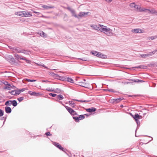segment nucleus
Segmentation results:
<instances>
[{"instance_id":"obj_1","label":"nucleus","mask_w":157,"mask_h":157,"mask_svg":"<svg viewBox=\"0 0 157 157\" xmlns=\"http://www.w3.org/2000/svg\"><path fill=\"white\" fill-rule=\"evenodd\" d=\"M139 115L138 113H136L133 117V118L134 119L135 121L136 122L137 124V126L136 129L135 130V136L136 137H139V136H137L136 134V132L137 129L139 128V127L140 126V123L139 121Z\"/></svg>"},{"instance_id":"obj_2","label":"nucleus","mask_w":157,"mask_h":157,"mask_svg":"<svg viewBox=\"0 0 157 157\" xmlns=\"http://www.w3.org/2000/svg\"><path fill=\"white\" fill-rule=\"evenodd\" d=\"M17 15L22 17H30L32 16L31 13L27 11L18 12Z\"/></svg>"},{"instance_id":"obj_3","label":"nucleus","mask_w":157,"mask_h":157,"mask_svg":"<svg viewBox=\"0 0 157 157\" xmlns=\"http://www.w3.org/2000/svg\"><path fill=\"white\" fill-rule=\"evenodd\" d=\"M91 53L94 56H97L99 58H105V57H104V55L100 52H98L96 51H92L91 52ZM105 56H106L105 55H104Z\"/></svg>"},{"instance_id":"obj_4","label":"nucleus","mask_w":157,"mask_h":157,"mask_svg":"<svg viewBox=\"0 0 157 157\" xmlns=\"http://www.w3.org/2000/svg\"><path fill=\"white\" fill-rule=\"evenodd\" d=\"M65 107L70 114L72 116H74L75 115H78L77 113L72 109L67 106H65Z\"/></svg>"},{"instance_id":"obj_5","label":"nucleus","mask_w":157,"mask_h":157,"mask_svg":"<svg viewBox=\"0 0 157 157\" xmlns=\"http://www.w3.org/2000/svg\"><path fill=\"white\" fill-rule=\"evenodd\" d=\"M106 27V26L102 25V28H101V32L107 35H108L109 34H110V32L112 30L111 29L109 28H105Z\"/></svg>"},{"instance_id":"obj_6","label":"nucleus","mask_w":157,"mask_h":157,"mask_svg":"<svg viewBox=\"0 0 157 157\" xmlns=\"http://www.w3.org/2000/svg\"><path fill=\"white\" fill-rule=\"evenodd\" d=\"M67 9L71 12L72 14V16L74 17L77 18H78V15H77L76 14L75 10L73 9H72L71 8L69 7H68L67 8Z\"/></svg>"},{"instance_id":"obj_7","label":"nucleus","mask_w":157,"mask_h":157,"mask_svg":"<svg viewBox=\"0 0 157 157\" xmlns=\"http://www.w3.org/2000/svg\"><path fill=\"white\" fill-rule=\"evenodd\" d=\"M6 58L8 61L11 63H15L14 58L12 56L8 55L7 56Z\"/></svg>"},{"instance_id":"obj_8","label":"nucleus","mask_w":157,"mask_h":157,"mask_svg":"<svg viewBox=\"0 0 157 157\" xmlns=\"http://www.w3.org/2000/svg\"><path fill=\"white\" fill-rule=\"evenodd\" d=\"M28 93L31 95L34 96L36 97L41 95V93L40 92L36 93L35 91H29L28 92Z\"/></svg>"},{"instance_id":"obj_9","label":"nucleus","mask_w":157,"mask_h":157,"mask_svg":"<svg viewBox=\"0 0 157 157\" xmlns=\"http://www.w3.org/2000/svg\"><path fill=\"white\" fill-rule=\"evenodd\" d=\"M69 105L75 109H79L78 106L76 105L73 101H69Z\"/></svg>"},{"instance_id":"obj_10","label":"nucleus","mask_w":157,"mask_h":157,"mask_svg":"<svg viewBox=\"0 0 157 157\" xmlns=\"http://www.w3.org/2000/svg\"><path fill=\"white\" fill-rule=\"evenodd\" d=\"M78 84L77 85L79 86H82L85 88H88V87L89 84L88 83H85L84 82H78Z\"/></svg>"},{"instance_id":"obj_11","label":"nucleus","mask_w":157,"mask_h":157,"mask_svg":"<svg viewBox=\"0 0 157 157\" xmlns=\"http://www.w3.org/2000/svg\"><path fill=\"white\" fill-rule=\"evenodd\" d=\"M90 13L89 12H80L78 14V16L80 17H82L83 16L85 17V16L87 15H90Z\"/></svg>"},{"instance_id":"obj_12","label":"nucleus","mask_w":157,"mask_h":157,"mask_svg":"<svg viewBox=\"0 0 157 157\" xmlns=\"http://www.w3.org/2000/svg\"><path fill=\"white\" fill-rule=\"evenodd\" d=\"M134 8L136 9L137 11H139V12L144 11L145 10H147V9L142 8L141 9L139 5H135Z\"/></svg>"},{"instance_id":"obj_13","label":"nucleus","mask_w":157,"mask_h":157,"mask_svg":"<svg viewBox=\"0 0 157 157\" xmlns=\"http://www.w3.org/2000/svg\"><path fill=\"white\" fill-rule=\"evenodd\" d=\"M102 25H99L98 26L96 25H91V27L94 28L96 30L98 31H100L101 32V28H102Z\"/></svg>"},{"instance_id":"obj_14","label":"nucleus","mask_w":157,"mask_h":157,"mask_svg":"<svg viewBox=\"0 0 157 157\" xmlns=\"http://www.w3.org/2000/svg\"><path fill=\"white\" fill-rule=\"evenodd\" d=\"M53 144L60 150H63V147H62L61 145L58 143L54 142Z\"/></svg>"},{"instance_id":"obj_15","label":"nucleus","mask_w":157,"mask_h":157,"mask_svg":"<svg viewBox=\"0 0 157 157\" xmlns=\"http://www.w3.org/2000/svg\"><path fill=\"white\" fill-rule=\"evenodd\" d=\"M97 109L94 107H91L86 109V111L89 113H92L96 111Z\"/></svg>"},{"instance_id":"obj_16","label":"nucleus","mask_w":157,"mask_h":157,"mask_svg":"<svg viewBox=\"0 0 157 157\" xmlns=\"http://www.w3.org/2000/svg\"><path fill=\"white\" fill-rule=\"evenodd\" d=\"M5 111L7 113L9 114L11 112L12 109L10 107L6 106L5 107Z\"/></svg>"},{"instance_id":"obj_17","label":"nucleus","mask_w":157,"mask_h":157,"mask_svg":"<svg viewBox=\"0 0 157 157\" xmlns=\"http://www.w3.org/2000/svg\"><path fill=\"white\" fill-rule=\"evenodd\" d=\"M142 30L140 29H132V32L135 33H142Z\"/></svg>"},{"instance_id":"obj_18","label":"nucleus","mask_w":157,"mask_h":157,"mask_svg":"<svg viewBox=\"0 0 157 157\" xmlns=\"http://www.w3.org/2000/svg\"><path fill=\"white\" fill-rule=\"evenodd\" d=\"M41 7L46 10H48L50 9H53L55 8L54 6H49L46 5H43Z\"/></svg>"},{"instance_id":"obj_19","label":"nucleus","mask_w":157,"mask_h":157,"mask_svg":"<svg viewBox=\"0 0 157 157\" xmlns=\"http://www.w3.org/2000/svg\"><path fill=\"white\" fill-rule=\"evenodd\" d=\"M14 56L16 59L18 60L19 59L23 60L24 56L22 57L17 53L14 54Z\"/></svg>"},{"instance_id":"obj_20","label":"nucleus","mask_w":157,"mask_h":157,"mask_svg":"<svg viewBox=\"0 0 157 157\" xmlns=\"http://www.w3.org/2000/svg\"><path fill=\"white\" fill-rule=\"evenodd\" d=\"M21 53L26 55H29L31 53V52L29 50H25L24 49H22Z\"/></svg>"},{"instance_id":"obj_21","label":"nucleus","mask_w":157,"mask_h":157,"mask_svg":"<svg viewBox=\"0 0 157 157\" xmlns=\"http://www.w3.org/2000/svg\"><path fill=\"white\" fill-rule=\"evenodd\" d=\"M11 88H13L12 86L9 83L6 84L4 87V89H7L9 90H10Z\"/></svg>"},{"instance_id":"obj_22","label":"nucleus","mask_w":157,"mask_h":157,"mask_svg":"<svg viewBox=\"0 0 157 157\" xmlns=\"http://www.w3.org/2000/svg\"><path fill=\"white\" fill-rule=\"evenodd\" d=\"M49 74L51 76L53 77H57L59 76V75L57 74H55L52 72H49Z\"/></svg>"},{"instance_id":"obj_23","label":"nucleus","mask_w":157,"mask_h":157,"mask_svg":"<svg viewBox=\"0 0 157 157\" xmlns=\"http://www.w3.org/2000/svg\"><path fill=\"white\" fill-rule=\"evenodd\" d=\"M66 81H67L72 83H74L73 80L72 78H70L69 77H66Z\"/></svg>"},{"instance_id":"obj_24","label":"nucleus","mask_w":157,"mask_h":157,"mask_svg":"<svg viewBox=\"0 0 157 157\" xmlns=\"http://www.w3.org/2000/svg\"><path fill=\"white\" fill-rule=\"evenodd\" d=\"M11 105H12L13 107H15L17 105V101L16 100H11Z\"/></svg>"},{"instance_id":"obj_25","label":"nucleus","mask_w":157,"mask_h":157,"mask_svg":"<svg viewBox=\"0 0 157 157\" xmlns=\"http://www.w3.org/2000/svg\"><path fill=\"white\" fill-rule=\"evenodd\" d=\"M67 76H60L59 75V76H58L57 77L59 78H58V79L63 81H66V78Z\"/></svg>"},{"instance_id":"obj_26","label":"nucleus","mask_w":157,"mask_h":157,"mask_svg":"<svg viewBox=\"0 0 157 157\" xmlns=\"http://www.w3.org/2000/svg\"><path fill=\"white\" fill-rule=\"evenodd\" d=\"M147 10H148L149 11V12L150 13H151L154 14H155L156 15H157V11H156L154 10H150L147 9Z\"/></svg>"},{"instance_id":"obj_27","label":"nucleus","mask_w":157,"mask_h":157,"mask_svg":"<svg viewBox=\"0 0 157 157\" xmlns=\"http://www.w3.org/2000/svg\"><path fill=\"white\" fill-rule=\"evenodd\" d=\"M132 67L135 68H139L145 69H146L147 68V67L146 66L141 65H140L138 66L135 67Z\"/></svg>"},{"instance_id":"obj_28","label":"nucleus","mask_w":157,"mask_h":157,"mask_svg":"<svg viewBox=\"0 0 157 157\" xmlns=\"http://www.w3.org/2000/svg\"><path fill=\"white\" fill-rule=\"evenodd\" d=\"M11 100H9L6 101L5 104V105L6 106H10L11 105Z\"/></svg>"},{"instance_id":"obj_29","label":"nucleus","mask_w":157,"mask_h":157,"mask_svg":"<svg viewBox=\"0 0 157 157\" xmlns=\"http://www.w3.org/2000/svg\"><path fill=\"white\" fill-rule=\"evenodd\" d=\"M56 98L59 100H63L64 98L62 95L59 94L57 95Z\"/></svg>"},{"instance_id":"obj_30","label":"nucleus","mask_w":157,"mask_h":157,"mask_svg":"<svg viewBox=\"0 0 157 157\" xmlns=\"http://www.w3.org/2000/svg\"><path fill=\"white\" fill-rule=\"evenodd\" d=\"M40 35L44 38L47 37V34L43 31H41L40 33Z\"/></svg>"},{"instance_id":"obj_31","label":"nucleus","mask_w":157,"mask_h":157,"mask_svg":"<svg viewBox=\"0 0 157 157\" xmlns=\"http://www.w3.org/2000/svg\"><path fill=\"white\" fill-rule=\"evenodd\" d=\"M14 50H15L18 53H21L22 52V49H21L19 48H14Z\"/></svg>"},{"instance_id":"obj_32","label":"nucleus","mask_w":157,"mask_h":157,"mask_svg":"<svg viewBox=\"0 0 157 157\" xmlns=\"http://www.w3.org/2000/svg\"><path fill=\"white\" fill-rule=\"evenodd\" d=\"M130 80H132L135 82H144V81L142 80L138 79H131Z\"/></svg>"},{"instance_id":"obj_33","label":"nucleus","mask_w":157,"mask_h":157,"mask_svg":"<svg viewBox=\"0 0 157 157\" xmlns=\"http://www.w3.org/2000/svg\"><path fill=\"white\" fill-rule=\"evenodd\" d=\"M72 118L76 122H78L79 121V119L78 117H75V116H73Z\"/></svg>"},{"instance_id":"obj_34","label":"nucleus","mask_w":157,"mask_h":157,"mask_svg":"<svg viewBox=\"0 0 157 157\" xmlns=\"http://www.w3.org/2000/svg\"><path fill=\"white\" fill-rule=\"evenodd\" d=\"M30 135L31 136V138L33 137L34 139L36 138V137H37V136L42 137V135H40L35 136H34V134H30Z\"/></svg>"},{"instance_id":"obj_35","label":"nucleus","mask_w":157,"mask_h":157,"mask_svg":"<svg viewBox=\"0 0 157 157\" xmlns=\"http://www.w3.org/2000/svg\"><path fill=\"white\" fill-rule=\"evenodd\" d=\"M141 57L142 58H145L147 57L150 56V55H149L148 54H142L140 55Z\"/></svg>"},{"instance_id":"obj_36","label":"nucleus","mask_w":157,"mask_h":157,"mask_svg":"<svg viewBox=\"0 0 157 157\" xmlns=\"http://www.w3.org/2000/svg\"><path fill=\"white\" fill-rule=\"evenodd\" d=\"M79 119L80 120H82V119H84L85 118V116H84V115L82 114L79 116H78Z\"/></svg>"},{"instance_id":"obj_37","label":"nucleus","mask_w":157,"mask_h":157,"mask_svg":"<svg viewBox=\"0 0 157 157\" xmlns=\"http://www.w3.org/2000/svg\"><path fill=\"white\" fill-rule=\"evenodd\" d=\"M17 90H15V96H17L19 95L20 94V93L19 91V90L17 88Z\"/></svg>"},{"instance_id":"obj_38","label":"nucleus","mask_w":157,"mask_h":157,"mask_svg":"<svg viewBox=\"0 0 157 157\" xmlns=\"http://www.w3.org/2000/svg\"><path fill=\"white\" fill-rule=\"evenodd\" d=\"M6 117H3L0 118V120H4V121L3 123V124H4L6 119Z\"/></svg>"},{"instance_id":"obj_39","label":"nucleus","mask_w":157,"mask_h":157,"mask_svg":"<svg viewBox=\"0 0 157 157\" xmlns=\"http://www.w3.org/2000/svg\"><path fill=\"white\" fill-rule=\"evenodd\" d=\"M24 99V97H21L17 98V100L19 102H21L22 100Z\"/></svg>"},{"instance_id":"obj_40","label":"nucleus","mask_w":157,"mask_h":157,"mask_svg":"<svg viewBox=\"0 0 157 157\" xmlns=\"http://www.w3.org/2000/svg\"><path fill=\"white\" fill-rule=\"evenodd\" d=\"M23 60H25L26 62L28 63H31L30 60H28L25 57H24Z\"/></svg>"},{"instance_id":"obj_41","label":"nucleus","mask_w":157,"mask_h":157,"mask_svg":"<svg viewBox=\"0 0 157 157\" xmlns=\"http://www.w3.org/2000/svg\"><path fill=\"white\" fill-rule=\"evenodd\" d=\"M15 90H13L10 91H9L8 92V93L10 94L11 95H14L15 96Z\"/></svg>"},{"instance_id":"obj_42","label":"nucleus","mask_w":157,"mask_h":157,"mask_svg":"<svg viewBox=\"0 0 157 157\" xmlns=\"http://www.w3.org/2000/svg\"><path fill=\"white\" fill-rule=\"evenodd\" d=\"M108 91L113 92L114 93H119V92L116 91H115L113 89H109Z\"/></svg>"},{"instance_id":"obj_43","label":"nucleus","mask_w":157,"mask_h":157,"mask_svg":"<svg viewBox=\"0 0 157 157\" xmlns=\"http://www.w3.org/2000/svg\"><path fill=\"white\" fill-rule=\"evenodd\" d=\"M49 95L51 96H52L53 97H55L56 96H57V94H56L52 93H50L49 94Z\"/></svg>"},{"instance_id":"obj_44","label":"nucleus","mask_w":157,"mask_h":157,"mask_svg":"<svg viewBox=\"0 0 157 157\" xmlns=\"http://www.w3.org/2000/svg\"><path fill=\"white\" fill-rule=\"evenodd\" d=\"M4 111L2 109H0V117H2L4 115Z\"/></svg>"},{"instance_id":"obj_45","label":"nucleus","mask_w":157,"mask_h":157,"mask_svg":"<svg viewBox=\"0 0 157 157\" xmlns=\"http://www.w3.org/2000/svg\"><path fill=\"white\" fill-rule=\"evenodd\" d=\"M156 52L155 51V50H154L153 51L150 52L148 53V54H149V55H150V56H152L154 54H155Z\"/></svg>"},{"instance_id":"obj_46","label":"nucleus","mask_w":157,"mask_h":157,"mask_svg":"<svg viewBox=\"0 0 157 157\" xmlns=\"http://www.w3.org/2000/svg\"><path fill=\"white\" fill-rule=\"evenodd\" d=\"M47 90H48L50 92H56V91H54V89H52V88H51V89H46Z\"/></svg>"},{"instance_id":"obj_47","label":"nucleus","mask_w":157,"mask_h":157,"mask_svg":"<svg viewBox=\"0 0 157 157\" xmlns=\"http://www.w3.org/2000/svg\"><path fill=\"white\" fill-rule=\"evenodd\" d=\"M135 5H136V4H135V3L133 2V3H131L130 4V6L131 7L134 8Z\"/></svg>"},{"instance_id":"obj_48","label":"nucleus","mask_w":157,"mask_h":157,"mask_svg":"<svg viewBox=\"0 0 157 157\" xmlns=\"http://www.w3.org/2000/svg\"><path fill=\"white\" fill-rule=\"evenodd\" d=\"M54 91L57 92H56V93H60L61 90L59 88H56V89H54Z\"/></svg>"},{"instance_id":"obj_49","label":"nucleus","mask_w":157,"mask_h":157,"mask_svg":"<svg viewBox=\"0 0 157 157\" xmlns=\"http://www.w3.org/2000/svg\"><path fill=\"white\" fill-rule=\"evenodd\" d=\"M45 134L47 136H50L52 135V134H51L50 132H47L45 133Z\"/></svg>"},{"instance_id":"obj_50","label":"nucleus","mask_w":157,"mask_h":157,"mask_svg":"<svg viewBox=\"0 0 157 157\" xmlns=\"http://www.w3.org/2000/svg\"><path fill=\"white\" fill-rule=\"evenodd\" d=\"M110 103L115 104V100H114V98L112 99L111 100H110Z\"/></svg>"},{"instance_id":"obj_51","label":"nucleus","mask_w":157,"mask_h":157,"mask_svg":"<svg viewBox=\"0 0 157 157\" xmlns=\"http://www.w3.org/2000/svg\"><path fill=\"white\" fill-rule=\"evenodd\" d=\"M18 90H19V92L20 94L21 92H23L24 91L25 89V88H22L21 89H18Z\"/></svg>"},{"instance_id":"obj_52","label":"nucleus","mask_w":157,"mask_h":157,"mask_svg":"<svg viewBox=\"0 0 157 157\" xmlns=\"http://www.w3.org/2000/svg\"><path fill=\"white\" fill-rule=\"evenodd\" d=\"M90 101L89 100H80L79 102H89Z\"/></svg>"},{"instance_id":"obj_53","label":"nucleus","mask_w":157,"mask_h":157,"mask_svg":"<svg viewBox=\"0 0 157 157\" xmlns=\"http://www.w3.org/2000/svg\"><path fill=\"white\" fill-rule=\"evenodd\" d=\"M114 100H115V104L119 102L118 98H114Z\"/></svg>"},{"instance_id":"obj_54","label":"nucleus","mask_w":157,"mask_h":157,"mask_svg":"<svg viewBox=\"0 0 157 157\" xmlns=\"http://www.w3.org/2000/svg\"><path fill=\"white\" fill-rule=\"evenodd\" d=\"M78 59H79V60H82V61H87V60L86 59H85V58H78Z\"/></svg>"},{"instance_id":"obj_55","label":"nucleus","mask_w":157,"mask_h":157,"mask_svg":"<svg viewBox=\"0 0 157 157\" xmlns=\"http://www.w3.org/2000/svg\"><path fill=\"white\" fill-rule=\"evenodd\" d=\"M118 101H119V102H120V101H121L123 100V99H124V98L123 97H120V98H118Z\"/></svg>"},{"instance_id":"obj_56","label":"nucleus","mask_w":157,"mask_h":157,"mask_svg":"<svg viewBox=\"0 0 157 157\" xmlns=\"http://www.w3.org/2000/svg\"><path fill=\"white\" fill-rule=\"evenodd\" d=\"M61 151H63L65 152L66 154H67V155H68L67 153L66 152V151H67V150L66 148H63V150H61Z\"/></svg>"},{"instance_id":"obj_57","label":"nucleus","mask_w":157,"mask_h":157,"mask_svg":"<svg viewBox=\"0 0 157 157\" xmlns=\"http://www.w3.org/2000/svg\"><path fill=\"white\" fill-rule=\"evenodd\" d=\"M9 48L10 49H11L14 50V48H15V47H13L12 46H9Z\"/></svg>"},{"instance_id":"obj_58","label":"nucleus","mask_w":157,"mask_h":157,"mask_svg":"<svg viewBox=\"0 0 157 157\" xmlns=\"http://www.w3.org/2000/svg\"><path fill=\"white\" fill-rule=\"evenodd\" d=\"M42 82H50V81H48V80H43L42 81Z\"/></svg>"},{"instance_id":"obj_59","label":"nucleus","mask_w":157,"mask_h":157,"mask_svg":"<svg viewBox=\"0 0 157 157\" xmlns=\"http://www.w3.org/2000/svg\"><path fill=\"white\" fill-rule=\"evenodd\" d=\"M25 80L28 82H30L31 81V79L28 78H26Z\"/></svg>"},{"instance_id":"obj_60","label":"nucleus","mask_w":157,"mask_h":157,"mask_svg":"<svg viewBox=\"0 0 157 157\" xmlns=\"http://www.w3.org/2000/svg\"><path fill=\"white\" fill-rule=\"evenodd\" d=\"M58 102L59 103H60L63 106H65V105H64V104L62 102V101H58Z\"/></svg>"},{"instance_id":"obj_61","label":"nucleus","mask_w":157,"mask_h":157,"mask_svg":"<svg viewBox=\"0 0 157 157\" xmlns=\"http://www.w3.org/2000/svg\"><path fill=\"white\" fill-rule=\"evenodd\" d=\"M103 90L104 91H108V90H109V89H103Z\"/></svg>"},{"instance_id":"obj_62","label":"nucleus","mask_w":157,"mask_h":157,"mask_svg":"<svg viewBox=\"0 0 157 157\" xmlns=\"http://www.w3.org/2000/svg\"><path fill=\"white\" fill-rule=\"evenodd\" d=\"M36 80H35V79H31V81L30 82H36Z\"/></svg>"},{"instance_id":"obj_63","label":"nucleus","mask_w":157,"mask_h":157,"mask_svg":"<svg viewBox=\"0 0 157 157\" xmlns=\"http://www.w3.org/2000/svg\"><path fill=\"white\" fill-rule=\"evenodd\" d=\"M107 2H111L112 0H105Z\"/></svg>"},{"instance_id":"obj_64","label":"nucleus","mask_w":157,"mask_h":157,"mask_svg":"<svg viewBox=\"0 0 157 157\" xmlns=\"http://www.w3.org/2000/svg\"><path fill=\"white\" fill-rule=\"evenodd\" d=\"M42 66L44 67H45V68H48V67H46V66H45V65L44 64H43L42 65Z\"/></svg>"}]
</instances>
